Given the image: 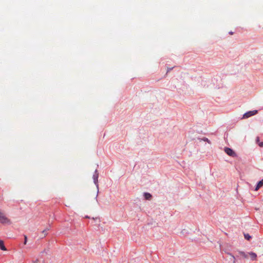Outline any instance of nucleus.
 I'll list each match as a JSON object with an SVG mask.
<instances>
[{
  "label": "nucleus",
  "instance_id": "nucleus-1",
  "mask_svg": "<svg viewBox=\"0 0 263 263\" xmlns=\"http://www.w3.org/2000/svg\"><path fill=\"white\" fill-rule=\"evenodd\" d=\"M98 177H99V173L98 172V170H96L94 174L92 176L93 182L96 185L97 189V194H98L99 192V184H98ZM98 196V195H97ZM97 196H96V198H97Z\"/></svg>",
  "mask_w": 263,
  "mask_h": 263
},
{
  "label": "nucleus",
  "instance_id": "nucleus-2",
  "mask_svg": "<svg viewBox=\"0 0 263 263\" xmlns=\"http://www.w3.org/2000/svg\"><path fill=\"white\" fill-rule=\"evenodd\" d=\"M224 152L229 156L232 157H236L237 156L236 154L231 148L229 147H225L224 149Z\"/></svg>",
  "mask_w": 263,
  "mask_h": 263
},
{
  "label": "nucleus",
  "instance_id": "nucleus-3",
  "mask_svg": "<svg viewBox=\"0 0 263 263\" xmlns=\"http://www.w3.org/2000/svg\"><path fill=\"white\" fill-rule=\"evenodd\" d=\"M257 110H252V111H249L247 112H246L243 115V119H247V118H248L251 116H253L255 115H256L257 113Z\"/></svg>",
  "mask_w": 263,
  "mask_h": 263
},
{
  "label": "nucleus",
  "instance_id": "nucleus-4",
  "mask_svg": "<svg viewBox=\"0 0 263 263\" xmlns=\"http://www.w3.org/2000/svg\"><path fill=\"white\" fill-rule=\"evenodd\" d=\"M249 254V255L251 257V258L252 260H255L256 259L257 255L256 253H255L254 252H250Z\"/></svg>",
  "mask_w": 263,
  "mask_h": 263
},
{
  "label": "nucleus",
  "instance_id": "nucleus-5",
  "mask_svg": "<svg viewBox=\"0 0 263 263\" xmlns=\"http://www.w3.org/2000/svg\"><path fill=\"white\" fill-rule=\"evenodd\" d=\"M262 185H263V179L259 181L258 182V183L255 187V190L257 191L260 187H261L262 186Z\"/></svg>",
  "mask_w": 263,
  "mask_h": 263
},
{
  "label": "nucleus",
  "instance_id": "nucleus-6",
  "mask_svg": "<svg viewBox=\"0 0 263 263\" xmlns=\"http://www.w3.org/2000/svg\"><path fill=\"white\" fill-rule=\"evenodd\" d=\"M0 249L3 251H6L7 250L4 245V241L1 239H0Z\"/></svg>",
  "mask_w": 263,
  "mask_h": 263
},
{
  "label": "nucleus",
  "instance_id": "nucleus-7",
  "mask_svg": "<svg viewBox=\"0 0 263 263\" xmlns=\"http://www.w3.org/2000/svg\"><path fill=\"white\" fill-rule=\"evenodd\" d=\"M143 196L144 197V198L146 200H149L152 197L151 194L149 193H144L143 194Z\"/></svg>",
  "mask_w": 263,
  "mask_h": 263
},
{
  "label": "nucleus",
  "instance_id": "nucleus-8",
  "mask_svg": "<svg viewBox=\"0 0 263 263\" xmlns=\"http://www.w3.org/2000/svg\"><path fill=\"white\" fill-rule=\"evenodd\" d=\"M238 253L240 254V255L241 256H242V257H243L244 258H248V255L247 254H246L244 252H242V251H238Z\"/></svg>",
  "mask_w": 263,
  "mask_h": 263
},
{
  "label": "nucleus",
  "instance_id": "nucleus-9",
  "mask_svg": "<svg viewBox=\"0 0 263 263\" xmlns=\"http://www.w3.org/2000/svg\"><path fill=\"white\" fill-rule=\"evenodd\" d=\"M256 143L258 144L260 147H263V142L259 141V137H257L256 139Z\"/></svg>",
  "mask_w": 263,
  "mask_h": 263
},
{
  "label": "nucleus",
  "instance_id": "nucleus-10",
  "mask_svg": "<svg viewBox=\"0 0 263 263\" xmlns=\"http://www.w3.org/2000/svg\"><path fill=\"white\" fill-rule=\"evenodd\" d=\"M49 230V228H47L46 229L43 230L42 232V234H43V237H44V236H45L47 235V231H48Z\"/></svg>",
  "mask_w": 263,
  "mask_h": 263
},
{
  "label": "nucleus",
  "instance_id": "nucleus-11",
  "mask_svg": "<svg viewBox=\"0 0 263 263\" xmlns=\"http://www.w3.org/2000/svg\"><path fill=\"white\" fill-rule=\"evenodd\" d=\"M244 236L245 238L248 240L251 238V236L249 234H245Z\"/></svg>",
  "mask_w": 263,
  "mask_h": 263
},
{
  "label": "nucleus",
  "instance_id": "nucleus-12",
  "mask_svg": "<svg viewBox=\"0 0 263 263\" xmlns=\"http://www.w3.org/2000/svg\"><path fill=\"white\" fill-rule=\"evenodd\" d=\"M228 254L232 257V258L233 259V262L235 263V261H236L235 257L233 255H232L231 253H229Z\"/></svg>",
  "mask_w": 263,
  "mask_h": 263
},
{
  "label": "nucleus",
  "instance_id": "nucleus-13",
  "mask_svg": "<svg viewBox=\"0 0 263 263\" xmlns=\"http://www.w3.org/2000/svg\"><path fill=\"white\" fill-rule=\"evenodd\" d=\"M202 140H203L204 141H206V142H208V143H210V140H209L208 138H203L202 139Z\"/></svg>",
  "mask_w": 263,
  "mask_h": 263
},
{
  "label": "nucleus",
  "instance_id": "nucleus-14",
  "mask_svg": "<svg viewBox=\"0 0 263 263\" xmlns=\"http://www.w3.org/2000/svg\"><path fill=\"white\" fill-rule=\"evenodd\" d=\"M27 236H25L24 244H26V243H27Z\"/></svg>",
  "mask_w": 263,
  "mask_h": 263
},
{
  "label": "nucleus",
  "instance_id": "nucleus-15",
  "mask_svg": "<svg viewBox=\"0 0 263 263\" xmlns=\"http://www.w3.org/2000/svg\"><path fill=\"white\" fill-rule=\"evenodd\" d=\"M233 32H230V34H233Z\"/></svg>",
  "mask_w": 263,
  "mask_h": 263
}]
</instances>
